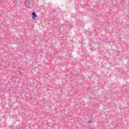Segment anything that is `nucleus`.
Wrapping results in <instances>:
<instances>
[{"label": "nucleus", "mask_w": 129, "mask_h": 129, "mask_svg": "<svg viewBox=\"0 0 129 129\" xmlns=\"http://www.w3.org/2000/svg\"><path fill=\"white\" fill-rule=\"evenodd\" d=\"M34 5L35 4L33 0H27L25 2V6L28 9H32Z\"/></svg>", "instance_id": "1"}, {"label": "nucleus", "mask_w": 129, "mask_h": 129, "mask_svg": "<svg viewBox=\"0 0 129 129\" xmlns=\"http://www.w3.org/2000/svg\"><path fill=\"white\" fill-rule=\"evenodd\" d=\"M38 16H37V14H36V12H32V20H35L36 18H37Z\"/></svg>", "instance_id": "2"}, {"label": "nucleus", "mask_w": 129, "mask_h": 129, "mask_svg": "<svg viewBox=\"0 0 129 129\" xmlns=\"http://www.w3.org/2000/svg\"><path fill=\"white\" fill-rule=\"evenodd\" d=\"M89 123H91V120H89V121H88Z\"/></svg>", "instance_id": "3"}]
</instances>
